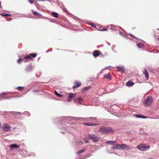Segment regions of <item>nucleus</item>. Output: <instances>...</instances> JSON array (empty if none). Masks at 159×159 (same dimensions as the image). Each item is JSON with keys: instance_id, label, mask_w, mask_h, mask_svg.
<instances>
[{"instance_id": "obj_1", "label": "nucleus", "mask_w": 159, "mask_h": 159, "mask_svg": "<svg viewBox=\"0 0 159 159\" xmlns=\"http://www.w3.org/2000/svg\"><path fill=\"white\" fill-rule=\"evenodd\" d=\"M99 132L102 134H108L111 133H114V131L111 127H107L104 126H101L99 129Z\"/></svg>"}, {"instance_id": "obj_2", "label": "nucleus", "mask_w": 159, "mask_h": 159, "mask_svg": "<svg viewBox=\"0 0 159 159\" xmlns=\"http://www.w3.org/2000/svg\"><path fill=\"white\" fill-rule=\"evenodd\" d=\"M153 99L151 97H148L144 100V104L146 107L150 106L152 104Z\"/></svg>"}, {"instance_id": "obj_3", "label": "nucleus", "mask_w": 159, "mask_h": 159, "mask_svg": "<svg viewBox=\"0 0 159 159\" xmlns=\"http://www.w3.org/2000/svg\"><path fill=\"white\" fill-rule=\"evenodd\" d=\"M89 139L92 140L94 142H97L100 139L98 135L96 134H89Z\"/></svg>"}, {"instance_id": "obj_4", "label": "nucleus", "mask_w": 159, "mask_h": 159, "mask_svg": "<svg viewBox=\"0 0 159 159\" xmlns=\"http://www.w3.org/2000/svg\"><path fill=\"white\" fill-rule=\"evenodd\" d=\"M137 148L143 151L146 150L144 149L145 148L149 149L150 148V146L149 145L148 146H146L144 144H141L137 145Z\"/></svg>"}, {"instance_id": "obj_5", "label": "nucleus", "mask_w": 159, "mask_h": 159, "mask_svg": "<svg viewBox=\"0 0 159 159\" xmlns=\"http://www.w3.org/2000/svg\"><path fill=\"white\" fill-rule=\"evenodd\" d=\"M11 127L6 123L3 124L2 126V130L7 131L10 130Z\"/></svg>"}, {"instance_id": "obj_6", "label": "nucleus", "mask_w": 159, "mask_h": 159, "mask_svg": "<svg viewBox=\"0 0 159 159\" xmlns=\"http://www.w3.org/2000/svg\"><path fill=\"white\" fill-rule=\"evenodd\" d=\"M74 84H75V85L73 86V89H75L79 87L81 85V83L80 82H78L77 81H75Z\"/></svg>"}, {"instance_id": "obj_7", "label": "nucleus", "mask_w": 159, "mask_h": 159, "mask_svg": "<svg viewBox=\"0 0 159 159\" xmlns=\"http://www.w3.org/2000/svg\"><path fill=\"white\" fill-rule=\"evenodd\" d=\"M102 53L99 50H94L93 53V55L94 57H97L100 55H102Z\"/></svg>"}, {"instance_id": "obj_8", "label": "nucleus", "mask_w": 159, "mask_h": 159, "mask_svg": "<svg viewBox=\"0 0 159 159\" xmlns=\"http://www.w3.org/2000/svg\"><path fill=\"white\" fill-rule=\"evenodd\" d=\"M131 148V147L125 144H121V149L129 150Z\"/></svg>"}, {"instance_id": "obj_9", "label": "nucleus", "mask_w": 159, "mask_h": 159, "mask_svg": "<svg viewBox=\"0 0 159 159\" xmlns=\"http://www.w3.org/2000/svg\"><path fill=\"white\" fill-rule=\"evenodd\" d=\"M75 97V94L74 93H70L68 94V98L67 101L70 102L71 100V98Z\"/></svg>"}, {"instance_id": "obj_10", "label": "nucleus", "mask_w": 159, "mask_h": 159, "mask_svg": "<svg viewBox=\"0 0 159 159\" xmlns=\"http://www.w3.org/2000/svg\"><path fill=\"white\" fill-rule=\"evenodd\" d=\"M143 73L145 75V77L146 80H148L149 79V75L146 69H144V71H143Z\"/></svg>"}, {"instance_id": "obj_11", "label": "nucleus", "mask_w": 159, "mask_h": 159, "mask_svg": "<svg viewBox=\"0 0 159 159\" xmlns=\"http://www.w3.org/2000/svg\"><path fill=\"white\" fill-rule=\"evenodd\" d=\"M9 147L10 148V149L11 150H12L14 148H19V146L15 144H13L10 145L9 146Z\"/></svg>"}, {"instance_id": "obj_12", "label": "nucleus", "mask_w": 159, "mask_h": 159, "mask_svg": "<svg viewBox=\"0 0 159 159\" xmlns=\"http://www.w3.org/2000/svg\"><path fill=\"white\" fill-rule=\"evenodd\" d=\"M116 68L118 70L122 73H124L125 72V70L124 67L118 66Z\"/></svg>"}, {"instance_id": "obj_13", "label": "nucleus", "mask_w": 159, "mask_h": 159, "mask_svg": "<svg viewBox=\"0 0 159 159\" xmlns=\"http://www.w3.org/2000/svg\"><path fill=\"white\" fill-rule=\"evenodd\" d=\"M114 149H121V145L117 144L113 147Z\"/></svg>"}, {"instance_id": "obj_14", "label": "nucleus", "mask_w": 159, "mask_h": 159, "mask_svg": "<svg viewBox=\"0 0 159 159\" xmlns=\"http://www.w3.org/2000/svg\"><path fill=\"white\" fill-rule=\"evenodd\" d=\"M126 84L127 86H131L134 85V83L132 81H129L126 83Z\"/></svg>"}, {"instance_id": "obj_15", "label": "nucleus", "mask_w": 159, "mask_h": 159, "mask_svg": "<svg viewBox=\"0 0 159 159\" xmlns=\"http://www.w3.org/2000/svg\"><path fill=\"white\" fill-rule=\"evenodd\" d=\"M84 124L88 126H95L97 125L96 123H84Z\"/></svg>"}, {"instance_id": "obj_16", "label": "nucleus", "mask_w": 159, "mask_h": 159, "mask_svg": "<svg viewBox=\"0 0 159 159\" xmlns=\"http://www.w3.org/2000/svg\"><path fill=\"white\" fill-rule=\"evenodd\" d=\"M32 69V67L31 66H28L26 67L25 68V71L27 72H29Z\"/></svg>"}, {"instance_id": "obj_17", "label": "nucleus", "mask_w": 159, "mask_h": 159, "mask_svg": "<svg viewBox=\"0 0 159 159\" xmlns=\"http://www.w3.org/2000/svg\"><path fill=\"white\" fill-rule=\"evenodd\" d=\"M104 77L110 80L111 78V75L109 74H104Z\"/></svg>"}, {"instance_id": "obj_18", "label": "nucleus", "mask_w": 159, "mask_h": 159, "mask_svg": "<svg viewBox=\"0 0 159 159\" xmlns=\"http://www.w3.org/2000/svg\"><path fill=\"white\" fill-rule=\"evenodd\" d=\"M106 143L113 145L115 144V143H116V141H107Z\"/></svg>"}, {"instance_id": "obj_19", "label": "nucleus", "mask_w": 159, "mask_h": 159, "mask_svg": "<svg viewBox=\"0 0 159 159\" xmlns=\"http://www.w3.org/2000/svg\"><path fill=\"white\" fill-rule=\"evenodd\" d=\"M135 116L137 117L140 118H147V117L146 116H143L141 115H139L138 114H135Z\"/></svg>"}, {"instance_id": "obj_20", "label": "nucleus", "mask_w": 159, "mask_h": 159, "mask_svg": "<svg viewBox=\"0 0 159 159\" xmlns=\"http://www.w3.org/2000/svg\"><path fill=\"white\" fill-rule=\"evenodd\" d=\"M90 88V86H87V87L84 88V89H82V92L83 93L85 92L86 90L89 89Z\"/></svg>"}, {"instance_id": "obj_21", "label": "nucleus", "mask_w": 159, "mask_h": 159, "mask_svg": "<svg viewBox=\"0 0 159 159\" xmlns=\"http://www.w3.org/2000/svg\"><path fill=\"white\" fill-rule=\"evenodd\" d=\"M52 16L54 17L58 18V14H57V13L56 12H52Z\"/></svg>"}, {"instance_id": "obj_22", "label": "nucleus", "mask_w": 159, "mask_h": 159, "mask_svg": "<svg viewBox=\"0 0 159 159\" xmlns=\"http://www.w3.org/2000/svg\"><path fill=\"white\" fill-rule=\"evenodd\" d=\"M24 58L25 60H30L31 59V56L30 55L24 57Z\"/></svg>"}, {"instance_id": "obj_23", "label": "nucleus", "mask_w": 159, "mask_h": 159, "mask_svg": "<svg viewBox=\"0 0 159 159\" xmlns=\"http://www.w3.org/2000/svg\"><path fill=\"white\" fill-rule=\"evenodd\" d=\"M32 12L34 14V15H39L40 16H39V17H41L42 16V15H40L39 13H38L37 12L34 11L33 10H31Z\"/></svg>"}, {"instance_id": "obj_24", "label": "nucleus", "mask_w": 159, "mask_h": 159, "mask_svg": "<svg viewBox=\"0 0 159 159\" xmlns=\"http://www.w3.org/2000/svg\"><path fill=\"white\" fill-rule=\"evenodd\" d=\"M37 54L36 53H31L30 54L31 57L34 58L37 56Z\"/></svg>"}, {"instance_id": "obj_25", "label": "nucleus", "mask_w": 159, "mask_h": 159, "mask_svg": "<svg viewBox=\"0 0 159 159\" xmlns=\"http://www.w3.org/2000/svg\"><path fill=\"white\" fill-rule=\"evenodd\" d=\"M1 15H2V16H11L10 14L6 13H3L2 14H1Z\"/></svg>"}, {"instance_id": "obj_26", "label": "nucleus", "mask_w": 159, "mask_h": 159, "mask_svg": "<svg viewBox=\"0 0 159 159\" xmlns=\"http://www.w3.org/2000/svg\"><path fill=\"white\" fill-rule=\"evenodd\" d=\"M137 46L139 48H142L143 45L142 43H139L137 44Z\"/></svg>"}, {"instance_id": "obj_27", "label": "nucleus", "mask_w": 159, "mask_h": 159, "mask_svg": "<svg viewBox=\"0 0 159 159\" xmlns=\"http://www.w3.org/2000/svg\"><path fill=\"white\" fill-rule=\"evenodd\" d=\"M55 94L58 97H62L63 96L62 95H61L59 93H57L56 91H55Z\"/></svg>"}, {"instance_id": "obj_28", "label": "nucleus", "mask_w": 159, "mask_h": 159, "mask_svg": "<svg viewBox=\"0 0 159 159\" xmlns=\"http://www.w3.org/2000/svg\"><path fill=\"white\" fill-rule=\"evenodd\" d=\"M85 150H86V149L85 148H84L81 150L78 151L77 152V153L78 154H80V153L83 152H84Z\"/></svg>"}, {"instance_id": "obj_29", "label": "nucleus", "mask_w": 159, "mask_h": 159, "mask_svg": "<svg viewBox=\"0 0 159 159\" xmlns=\"http://www.w3.org/2000/svg\"><path fill=\"white\" fill-rule=\"evenodd\" d=\"M19 91H21L24 89V87H22L21 86L18 87L16 88Z\"/></svg>"}, {"instance_id": "obj_30", "label": "nucleus", "mask_w": 159, "mask_h": 159, "mask_svg": "<svg viewBox=\"0 0 159 159\" xmlns=\"http://www.w3.org/2000/svg\"><path fill=\"white\" fill-rule=\"evenodd\" d=\"M22 60L21 59H19L18 61H17V62L18 63H20L22 62Z\"/></svg>"}, {"instance_id": "obj_31", "label": "nucleus", "mask_w": 159, "mask_h": 159, "mask_svg": "<svg viewBox=\"0 0 159 159\" xmlns=\"http://www.w3.org/2000/svg\"><path fill=\"white\" fill-rule=\"evenodd\" d=\"M101 31H106L107 30V29L106 28H103L102 30H100Z\"/></svg>"}, {"instance_id": "obj_32", "label": "nucleus", "mask_w": 159, "mask_h": 159, "mask_svg": "<svg viewBox=\"0 0 159 159\" xmlns=\"http://www.w3.org/2000/svg\"><path fill=\"white\" fill-rule=\"evenodd\" d=\"M31 3V4H32L34 2V1L33 0H28Z\"/></svg>"}, {"instance_id": "obj_33", "label": "nucleus", "mask_w": 159, "mask_h": 159, "mask_svg": "<svg viewBox=\"0 0 159 159\" xmlns=\"http://www.w3.org/2000/svg\"><path fill=\"white\" fill-rule=\"evenodd\" d=\"M91 25L93 27H96V25L92 23L91 24Z\"/></svg>"}, {"instance_id": "obj_34", "label": "nucleus", "mask_w": 159, "mask_h": 159, "mask_svg": "<svg viewBox=\"0 0 159 159\" xmlns=\"http://www.w3.org/2000/svg\"><path fill=\"white\" fill-rule=\"evenodd\" d=\"M78 100L79 101H81L82 100V98H78Z\"/></svg>"}, {"instance_id": "obj_35", "label": "nucleus", "mask_w": 159, "mask_h": 159, "mask_svg": "<svg viewBox=\"0 0 159 159\" xmlns=\"http://www.w3.org/2000/svg\"><path fill=\"white\" fill-rule=\"evenodd\" d=\"M16 113H19V114H20V112H12V113L13 114H16Z\"/></svg>"}, {"instance_id": "obj_36", "label": "nucleus", "mask_w": 159, "mask_h": 159, "mask_svg": "<svg viewBox=\"0 0 159 159\" xmlns=\"http://www.w3.org/2000/svg\"><path fill=\"white\" fill-rule=\"evenodd\" d=\"M104 89H101L99 90V91H100V92L101 91H104Z\"/></svg>"}, {"instance_id": "obj_37", "label": "nucleus", "mask_w": 159, "mask_h": 159, "mask_svg": "<svg viewBox=\"0 0 159 159\" xmlns=\"http://www.w3.org/2000/svg\"><path fill=\"white\" fill-rule=\"evenodd\" d=\"M39 92V91L38 90H34L33 91V92H34V93L36 92Z\"/></svg>"}, {"instance_id": "obj_38", "label": "nucleus", "mask_w": 159, "mask_h": 159, "mask_svg": "<svg viewBox=\"0 0 159 159\" xmlns=\"http://www.w3.org/2000/svg\"><path fill=\"white\" fill-rule=\"evenodd\" d=\"M112 29H113V27H111V30H112Z\"/></svg>"}, {"instance_id": "obj_39", "label": "nucleus", "mask_w": 159, "mask_h": 159, "mask_svg": "<svg viewBox=\"0 0 159 159\" xmlns=\"http://www.w3.org/2000/svg\"><path fill=\"white\" fill-rule=\"evenodd\" d=\"M157 39L158 40V41H159V38H157Z\"/></svg>"}, {"instance_id": "obj_40", "label": "nucleus", "mask_w": 159, "mask_h": 159, "mask_svg": "<svg viewBox=\"0 0 159 159\" xmlns=\"http://www.w3.org/2000/svg\"><path fill=\"white\" fill-rule=\"evenodd\" d=\"M62 133H63V134H64V132H62Z\"/></svg>"}, {"instance_id": "obj_41", "label": "nucleus", "mask_w": 159, "mask_h": 159, "mask_svg": "<svg viewBox=\"0 0 159 159\" xmlns=\"http://www.w3.org/2000/svg\"><path fill=\"white\" fill-rule=\"evenodd\" d=\"M1 2H0V6H1Z\"/></svg>"}]
</instances>
